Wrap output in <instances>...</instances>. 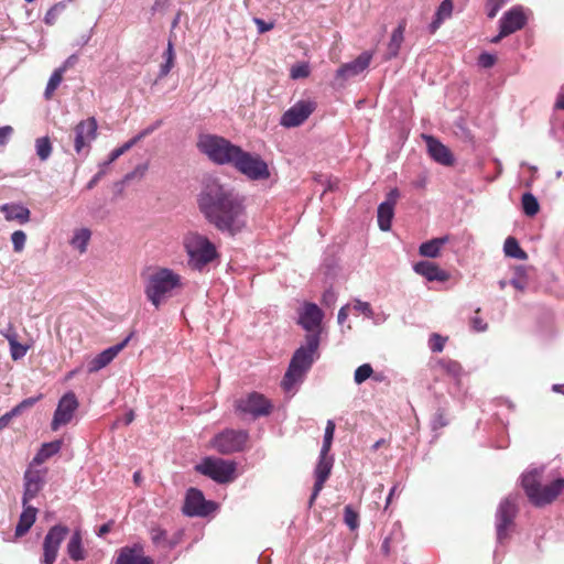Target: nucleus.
Returning <instances> with one entry per match:
<instances>
[{
	"label": "nucleus",
	"mask_w": 564,
	"mask_h": 564,
	"mask_svg": "<svg viewBox=\"0 0 564 564\" xmlns=\"http://www.w3.org/2000/svg\"><path fill=\"white\" fill-rule=\"evenodd\" d=\"M198 207L217 230L235 236L247 225L243 198L216 180L206 182L198 197Z\"/></svg>",
	"instance_id": "obj_1"
},
{
	"label": "nucleus",
	"mask_w": 564,
	"mask_h": 564,
	"mask_svg": "<svg viewBox=\"0 0 564 564\" xmlns=\"http://www.w3.org/2000/svg\"><path fill=\"white\" fill-rule=\"evenodd\" d=\"M142 276L144 295L155 308H160L183 286L182 276L169 268L158 267Z\"/></svg>",
	"instance_id": "obj_2"
},
{
	"label": "nucleus",
	"mask_w": 564,
	"mask_h": 564,
	"mask_svg": "<svg viewBox=\"0 0 564 564\" xmlns=\"http://www.w3.org/2000/svg\"><path fill=\"white\" fill-rule=\"evenodd\" d=\"M521 482L529 500L536 507L551 503L564 489V478L550 479L544 467L527 470Z\"/></svg>",
	"instance_id": "obj_3"
},
{
	"label": "nucleus",
	"mask_w": 564,
	"mask_h": 564,
	"mask_svg": "<svg viewBox=\"0 0 564 564\" xmlns=\"http://www.w3.org/2000/svg\"><path fill=\"white\" fill-rule=\"evenodd\" d=\"M319 334L311 333L305 336V344L299 347L290 361L289 368L282 380L286 392H291L300 384L306 372L318 358Z\"/></svg>",
	"instance_id": "obj_4"
},
{
	"label": "nucleus",
	"mask_w": 564,
	"mask_h": 564,
	"mask_svg": "<svg viewBox=\"0 0 564 564\" xmlns=\"http://www.w3.org/2000/svg\"><path fill=\"white\" fill-rule=\"evenodd\" d=\"M182 243L187 254V263L193 270L203 271L219 257L215 243L197 231H187Z\"/></svg>",
	"instance_id": "obj_5"
},
{
	"label": "nucleus",
	"mask_w": 564,
	"mask_h": 564,
	"mask_svg": "<svg viewBox=\"0 0 564 564\" xmlns=\"http://www.w3.org/2000/svg\"><path fill=\"white\" fill-rule=\"evenodd\" d=\"M197 147L199 151L217 164L231 165L240 147L231 143L223 137L215 134H203L199 137Z\"/></svg>",
	"instance_id": "obj_6"
},
{
	"label": "nucleus",
	"mask_w": 564,
	"mask_h": 564,
	"mask_svg": "<svg viewBox=\"0 0 564 564\" xmlns=\"http://www.w3.org/2000/svg\"><path fill=\"white\" fill-rule=\"evenodd\" d=\"M231 166L249 180L261 181L270 176L268 164L260 155L243 151L241 148L237 152Z\"/></svg>",
	"instance_id": "obj_7"
},
{
	"label": "nucleus",
	"mask_w": 564,
	"mask_h": 564,
	"mask_svg": "<svg viewBox=\"0 0 564 564\" xmlns=\"http://www.w3.org/2000/svg\"><path fill=\"white\" fill-rule=\"evenodd\" d=\"M196 470L219 484H227L235 478L236 463L207 457L196 466Z\"/></svg>",
	"instance_id": "obj_8"
},
{
	"label": "nucleus",
	"mask_w": 564,
	"mask_h": 564,
	"mask_svg": "<svg viewBox=\"0 0 564 564\" xmlns=\"http://www.w3.org/2000/svg\"><path fill=\"white\" fill-rule=\"evenodd\" d=\"M239 415H250L253 419L269 415L272 411L271 402L258 392H251L235 402Z\"/></svg>",
	"instance_id": "obj_9"
},
{
	"label": "nucleus",
	"mask_w": 564,
	"mask_h": 564,
	"mask_svg": "<svg viewBox=\"0 0 564 564\" xmlns=\"http://www.w3.org/2000/svg\"><path fill=\"white\" fill-rule=\"evenodd\" d=\"M517 511L516 497L509 496L500 502L496 513L497 540L499 543H502L508 538V532L513 525Z\"/></svg>",
	"instance_id": "obj_10"
},
{
	"label": "nucleus",
	"mask_w": 564,
	"mask_h": 564,
	"mask_svg": "<svg viewBox=\"0 0 564 564\" xmlns=\"http://www.w3.org/2000/svg\"><path fill=\"white\" fill-rule=\"evenodd\" d=\"M248 441L246 431L226 430L213 440V446L221 454H231L243 449Z\"/></svg>",
	"instance_id": "obj_11"
},
{
	"label": "nucleus",
	"mask_w": 564,
	"mask_h": 564,
	"mask_svg": "<svg viewBox=\"0 0 564 564\" xmlns=\"http://www.w3.org/2000/svg\"><path fill=\"white\" fill-rule=\"evenodd\" d=\"M68 533L67 527L57 524L52 527L43 541L42 564H54L59 546Z\"/></svg>",
	"instance_id": "obj_12"
},
{
	"label": "nucleus",
	"mask_w": 564,
	"mask_h": 564,
	"mask_svg": "<svg viewBox=\"0 0 564 564\" xmlns=\"http://www.w3.org/2000/svg\"><path fill=\"white\" fill-rule=\"evenodd\" d=\"M216 509V505L207 501L203 492L196 488H189L186 492L183 512L189 517H206Z\"/></svg>",
	"instance_id": "obj_13"
},
{
	"label": "nucleus",
	"mask_w": 564,
	"mask_h": 564,
	"mask_svg": "<svg viewBox=\"0 0 564 564\" xmlns=\"http://www.w3.org/2000/svg\"><path fill=\"white\" fill-rule=\"evenodd\" d=\"M78 408V400L74 392L65 393L58 401L51 422L52 431H57L61 426L68 424Z\"/></svg>",
	"instance_id": "obj_14"
},
{
	"label": "nucleus",
	"mask_w": 564,
	"mask_h": 564,
	"mask_svg": "<svg viewBox=\"0 0 564 564\" xmlns=\"http://www.w3.org/2000/svg\"><path fill=\"white\" fill-rule=\"evenodd\" d=\"M316 104L312 100H300L288 109L281 117L280 124L285 128L301 126L315 110Z\"/></svg>",
	"instance_id": "obj_15"
},
{
	"label": "nucleus",
	"mask_w": 564,
	"mask_h": 564,
	"mask_svg": "<svg viewBox=\"0 0 564 564\" xmlns=\"http://www.w3.org/2000/svg\"><path fill=\"white\" fill-rule=\"evenodd\" d=\"M97 137V122L95 118H88L87 120L80 121L75 127V151L80 154L82 151L89 147L90 143Z\"/></svg>",
	"instance_id": "obj_16"
},
{
	"label": "nucleus",
	"mask_w": 564,
	"mask_h": 564,
	"mask_svg": "<svg viewBox=\"0 0 564 564\" xmlns=\"http://www.w3.org/2000/svg\"><path fill=\"white\" fill-rule=\"evenodd\" d=\"M527 23V15L521 6H516L503 13L499 20V26L505 29L503 34H512L521 30Z\"/></svg>",
	"instance_id": "obj_17"
},
{
	"label": "nucleus",
	"mask_w": 564,
	"mask_h": 564,
	"mask_svg": "<svg viewBox=\"0 0 564 564\" xmlns=\"http://www.w3.org/2000/svg\"><path fill=\"white\" fill-rule=\"evenodd\" d=\"M323 312L322 310L314 303H306L300 313V325L307 332L311 333H318L319 334V326L323 319Z\"/></svg>",
	"instance_id": "obj_18"
},
{
	"label": "nucleus",
	"mask_w": 564,
	"mask_h": 564,
	"mask_svg": "<svg viewBox=\"0 0 564 564\" xmlns=\"http://www.w3.org/2000/svg\"><path fill=\"white\" fill-rule=\"evenodd\" d=\"M129 339L130 337H127L123 341L105 349L96 357H94L87 365L88 372L94 373L108 366L115 359V357L126 347Z\"/></svg>",
	"instance_id": "obj_19"
},
{
	"label": "nucleus",
	"mask_w": 564,
	"mask_h": 564,
	"mask_svg": "<svg viewBox=\"0 0 564 564\" xmlns=\"http://www.w3.org/2000/svg\"><path fill=\"white\" fill-rule=\"evenodd\" d=\"M333 457L319 456L318 463L315 468V484L313 492L310 498V506H312L324 487L325 481L329 477L333 467Z\"/></svg>",
	"instance_id": "obj_20"
},
{
	"label": "nucleus",
	"mask_w": 564,
	"mask_h": 564,
	"mask_svg": "<svg viewBox=\"0 0 564 564\" xmlns=\"http://www.w3.org/2000/svg\"><path fill=\"white\" fill-rule=\"evenodd\" d=\"M116 564H153V560L144 556L141 544H134L120 549Z\"/></svg>",
	"instance_id": "obj_21"
},
{
	"label": "nucleus",
	"mask_w": 564,
	"mask_h": 564,
	"mask_svg": "<svg viewBox=\"0 0 564 564\" xmlns=\"http://www.w3.org/2000/svg\"><path fill=\"white\" fill-rule=\"evenodd\" d=\"M425 141L429 154L435 162L445 166H449L454 163V158L449 149L441 143L437 139L429 135L425 137Z\"/></svg>",
	"instance_id": "obj_22"
},
{
	"label": "nucleus",
	"mask_w": 564,
	"mask_h": 564,
	"mask_svg": "<svg viewBox=\"0 0 564 564\" xmlns=\"http://www.w3.org/2000/svg\"><path fill=\"white\" fill-rule=\"evenodd\" d=\"M371 57L372 55L369 52L361 53L352 62L340 66L337 70V77L347 79L362 73L369 66Z\"/></svg>",
	"instance_id": "obj_23"
},
{
	"label": "nucleus",
	"mask_w": 564,
	"mask_h": 564,
	"mask_svg": "<svg viewBox=\"0 0 564 564\" xmlns=\"http://www.w3.org/2000/svg\"><path fill=\"white\" fill-rule=\"evenodd\" d=\"M43 487V478L39 470L28 469L24 474V492L22 497V505L25 506L36 497Z\"/></svg>",
	"instance_id": "obj_24"
},
{
	"label": "nucleus",
	"mask_w": 564,
	"mask_h": 564,
	"mask_svg": "<svg viewBox=\"0 0 564 564\" xmlns=\"http://www.w3.org/2000/svg\"><path fill=\"white\" fill-rule=\"evenodd\" d=\"M413 269L415 273L424 276L427 281L445 282L449 278L446 271L427 260L415 263Z\"/></svg>",
	"instance_id": "obj_25"
},
{
	"label": "nucleus",
	"mask_w": 564,
	"mask_h": 564,
	"mask_svg": "<svg viewBox=\"0 0 564 564\" xmlns=\"http://www.w3.org/2000/svg\"><path fill=\"white\" fill-rule=\"evenodd\" d=\"M8 221H18L25 224L30 220V209L20 204H3L0 207Z\"/></svg>",
	"instance_id": "obj_26"
},
{
	"label": "nucleus",
	"mask_w": 564,
	"mask_h": 564,
	"mask_svg": "<svg viewBox=\"0 0 564 564\" xmlns=\"http://www.w3.org/2000/svg\"><path fill=\"white\" fill-rule=\"evenodd\" d=\"M37 509L29 506H23V511L20 514L19 522L15 527V536L21 538L29 532L31 527L36 520Z\"/></svg>",
	"instance_id": "obj_27"
},
{
	"label": "nucleus",
	"mask_w": 564,
	"mask_h": 564,
	"mask_svg": "<svg viewBox=\"0 0 564 564\" xmlns=\"http://www.w3.org/2000/svg\"><path fill=\"white\" fill-rule=\"evenodd\" d=\"M406 28L405 20L400 21L397 29L392 32L388 43L386 59H391L398 56L401 45L404 40V32Z\"/></svg>",
	"instance_id": "obj_28"
},
{
	"label": "nucleus",
	"mask_w": 564,
	"mask_h": 564,
	"mask_svg": "<svg viewBox=\"0 0 564 564\" xmlns=\"http://www.w3.org/2000/svg\"><path fill=\"white\" fill-rule=\"evenodd\" d=\"M63 442L59 440L44 443L36 455L33 457L31 465L39 466L46 462L48 458L57 454L62 448Z\"/></svg>",
	"instance_id": "obj_29"
},
{
	"label": "nucleus",
	"mask_w": 564,
	"mask_h": 564,
	"mask_svg": "<svg viewBox=\"0 0 564 564\" xmlns=\"http://www.w3.org/2000/svg\"><path fill=\"white\" fill-rule=\"evenodd\" d=\"M449 241L448 236L431 239L423 242L419 248V253L425 258H437L442 247Z\"/></svg>",
	"instance_id": "obj_30"
},
{
	"label": "nucleus",
	"mask_w": 564,
	"mask_h": 564,
	"mask_svg": "<svg viewBox=\"0 0 564 564\" xmlns=\"http://www.w3.org/2000/svg\"><path fill=\"white\" fill-rule=\"evenodd\" d=\"M453 12V1L452 0H443L438 6L437 11L435 12L434 19L430 24L431 33H434L441 24L452 15Z\"/></svg>",
	"instance_id": "obj_31"
},
{
	"label": "nucleus",
	"mask_w": 564,
	"mask_h": 564,
	"mask_svg": "<svg viewBox=\"0 0 564 564\" xmlns=\"http://www.w3.org/2000/svg\"><path fill=\"white\" fill-rule=\"evenodd\" d=\"M90 238L91 231L88 228H78L74 230L69 243L75 250L79 251V253H84L87 250Z\"/></svg>",
	"instance_id": "obj_32"
},
{
	"label": "nucleus",
	"mask_w": 564,
	"mask_h": 564,
	"mask_svg": "<svg viewBox=\"0 0 564 564\" xmlns=\"http://www.w3.org/2000/svg\"><path fill=\"white\" fill-rule=\"evenodd\" d=\"M393 216L394 207H391L390 204H380L378 206L377 218L380 230L389 231L391 229Z\"/></svg>",
	"instance_id": "obj_33"
},
{
	"label": "nucleus",
	"mask_w": 564,
	"mask_h": 564,
	"mask_svg": "<svg viewBox=\"0 0 564 564\" xmlns=\"http://www.w3.org/2000/svg\"><path fill=\"white\" fill-rule=\"evenodd\" d=\"M151 541L158 547L173 549L177 544L176 539H169L165 530L155 527L150 531Z\"/></svg>",
	"instance_id": "obj_34"
},
{
	"label": "nucleus",
	"mask_w": 564,
	"mask_h": 564,
	"mask_svg": "<svg viewBox=\"0 0 564 564\" xmlns=\"http://www.w3.org/2000/svg\"><path fill=\"white\" fill-rule=\"evenodd\" d=\"M67 553L73 561H80L85 558L80 531L77 530L73 533L67 543Z\"/></svg>",
	"instance_id": "obj_35"
},
{
	"label": "nucleus",
	"mask_w": 564,
	"mask_h": 564,
	"mask_svg": "<svg viewBox=\"0 0 564 564\" xmlns=\"http://www.w3.org/2000/svg\"><path fill=\"white\" fill-rule=\"evenodd\" d=\"M505 253L508 257L519 259V260H525L527 253L520 248L519 242L513 237H508L503 245Z\"/></svg>",
	"instance_id": "obj_36"
},
{
	"label": "nucleus",
	"mask_w": 564,
	"mask_h": 564,
	"mask_svg": "<svg viewBox=\"0 0 564 564\" xmlns=\"http://www.w3.org/2000/svg\"><path fill=\"white\" fill-rule=\"evenodd\" d=\"M522 208L527 216L532 217L539 213L540 205L536 197L531 193H524L522 195Z\"/></svg>",
	"instance_id": "obj_37"
},
{
	"label": "nucleus",
	"mask_w": 564,
	"mask_h": 564,
	"mask_svg": "<svg viewBox=\"0 0 564 564\" xmlns=\"http://www.w3.org/2000/svg\"><path fill=\"white\" fill-rule=\"evenodd\" d=\"M64 75V68H56L51 75L48 83L46 85L44 97L45 99H51L56 88L62 83Z\"/></svg>",
	"instance_id": "obj_38"
},
{
	"label": "nucleus",
	"mask_w": 564,
	"mask_h": 564,
	"mask_svg": "<svg viewBox=\"0 0 564 564\" xmlns=\"http://www.w3.org/2000/svg\"><path fill=\"white\" fill-rule=\"evenodd\" d=\"M52 143L47 137L37 138L35 140L36 155L41 161H46L52 154Z\"/></svg>",
	"instance_id": "obj_39"
},
{
	"label": "nucleus",
	"mask_w": 564,
	"mask_h": 564,
	"mask_svg": "<svg viewBox=\"0 0 564 564\" xmlns=\"http://www.w3.org/2000/svg\"><path fill=\"white\" fill-rule=\"evenodd\" d=\"M344 522L351 531L359 528V513L350 505L344 508Z\"/></svg>",
	"instance_id": "obj_40"
},
{
	"label": "nucleus",
	"mask_w": 564,
	"mask_h": 564,
	"mask_svg": "<svg viewBox=\"0 0 564 564\" xmlns=\"http://www.w3.org/2000/svg\"><path fill=\"white\" fill-rule=\"evenodd\" d=\"M437 365L443 371H445L446 373L454 378H457L462 372L460 365L452 359H440L437 361Z\"/></svg>",
	"instance_id": "obj_41"
},
{
	"label": "nucleus",
	"mask_w": 564,
	"mask_h": 564,
	"mask_svg": "<svg viewBox=\"0 0 564 564\" xmlns=\"http://www.w3.org/2000/svg\"><path fill=\"white\" fill-rule=\"evenodd\" d=\"M373 373V369L370 364H364L359 366L354 373V380L357 384H361L369 379Z\"/></svg>",
	"instance_id": "obj_42"
},
{
	"label": "nucleus",
	"mask_w": 564,
	"mask_h": 564,
	"mask_svg": "<svg viewBox=\"0 0 564 564\" xmlns=\"http://www.w3.org/2000/svg\"><path fill=\"white\" fill-rule=\"evenodd\" d=\"M66 3L64 1L55 3L45 14L44 21L46 24H53L57 17L65 10Z\"/></svg>",
	"instance_id": "obj_43"
},
{
	"label": "nucleus",
	"mask_w": 564,
	"mask_h": 564,
	"mask_svg": "<svg viewBox=\"0 0 564 564\" xmlns=\"http://www.w3.org/2000/svg\"><path fill=\"white\" fill-rule=\"evenodd\" d=\"M11 241L15 252H21L24 249L26 235L22 230H17L11 235Z\"/></svg>",
	"instance_id": "obj_44"
},
{
	"label": "nucleus",
	"mask_w": 564,
	"mask_h": 564,
	"mask_svg": "<svg viewBox=\"0 0 564 564\" xmlns=\"http://www.w3.org/2000/svg\"><path fill=\"white\" fill-rule=\"evenodd\" d=\"M10 352L13 360H19L26 355L28 346L20 344L18 340H11Z\"/></svg>",
	"instance_id": "obj_45"
},
{
	"label": "nucleus",
	"mask_w": 564,
	"mask_h": 564,
	"mask_svg": "<svg viewBox=\"0 0 564 564\" xmlns=\"http://www.w3.org/2000/svg\"><path fill=\"white\" fill-rule=\"evenodd\" d=\"M446 339L438 334H432L429 340V347L433 352H441L444 349Z\"/></svg>",
	"instance_id": "obj_46"
},
{
	"label": "nucleus",
	"mask_w": 564,
	"mask_h": 564,
	"mask_svg": "<svg viewBox=\"0 0 564 564\" xmlns=\"http://www.w3.org/2000/svg\"><path fill=\"white\" fill-rule=\"evenodd\" d=\"M37 400L39 398L24 399L23 401H21L19 404L11 409V414H15L17 416H19L20 414H22L23 411L32 408L37 402Z\"/></svg>",
	"instance_id": "obj_47"
},
{
	"label": "nucleus",
	"mask_w": 564,
	"mask_h": 564,
	"mask_svg": "<svg viewBox=\"0 0 564 564\" xmlns=\"http://www.w3.org/2000/svg\"><path fill=\"white\" fill-rule=\"evenodd\" d=\"M354 310L357 311V312H360L361 314H364L366 317H372V307L371 305L368 303V302H364L359 299H355L354 300Z\"/></svg>",
	"instance_id": "obj_48"
},
{
	"label": "nucleus",
	"mask_w": 564,
	"mask_h": 564,
	"mask_svg": "<svg viewBox=\"0 0 564 564\" xmlns=\"http://www.w3.org/2000/svg\"><path fill=\"white\" fill-rule=\"evenodd\" d=\"M505 3H506V0H487L488 18L494 19Z\"/></svg>",
	"instance_id": "obj_49"
},
{
	"label": "nucleus",
	"mask_w": 564,
	"mask_h": 564,
	"mask_svg": "<svg viewBox=\"0 0 564 564\" xmlns=\"http://www.w3.org/2000/svg\"><path fill=\"white\" fill-rule=\"evenodd\" d=\"M523 273H524V270L519 268L517 270V276L511 279L510 282H509L514 289H517L519 291H523L527 288V281L522 276Z\"/></svg>",
	"instance_id": "obj_50"
},
{
	"label": "nucleus",
	"mask_w": 564,
	"mask_h": 564,
	"mask_svg": "<svg viewBox=\"0 0 564 564\" xmlns=\"http://www.w3.org/2000/svg\"><path fill=\"white\" fill-rule=\"evenodd\" d=\"M310 74L308 66L306 64H299L291 68V77L294 79L305 78Z\"/></svg>",
	"instance_id": "obj_51"
},
{
	"label": "nucleus",
	"mask_w": 564,
	"mask_h": 564,
	"mask_svg": "<svg viewBox=\"0 0 564 564\" xmlns=\"http://www.w3.org/2000/svg\"><path fill=\"white\" fill-rule=\"evenodd\" d=\"M496 56L490 53H481L478 58V64L484 68H490L496 63Z\"/></svg>",
	"instance_id": "obj_52"
},
{
	"label": "nucleus",
	"mask_w": 564,
	"mask_h": 564,
	"mask_svg": "<svg viewBox=\"0 0 564 564\" xmlns=\"http://www.w3.org/2000/svg\"><path fill=\"white\" fill-rule=\"evenodd\" d=\"M336 300H337V295L335 293L334 290L332 289H328L326 290L324 293H323V296H322V303L327 306V307H332L335 305L336 303Z\"/></svg>",
	"instance_id": "obj_53"
},
{
	"label": "nucleus",
	"mask_w": 564,
	"mask_h": 564,
	"mask_svg": "<svg viewBox=\"0 0 564 564\" xmlns=\"http://www.w3.org/2000/svg\"><path fill=\"white\" fill-rule=\"evenodd\" d=\"M148 170V164H139L135 166V169L128 173L126 176H124V180L126 181H131L135 177H143V175L145 174Z\"/></svg>",
	"instance_id": "obj_54"
},
{
	"label": "nucleus",
	"mask_w": 564,
	"mask_h": 564,
	"mask_svg": "<svg viewBox=\"0 0 564 564\" xmlns=\"http://www.w3.org/2000/svg\"><path fill=\"white\" fill-rule=\"evenodd\" d=\"M12 133L13 129L11 126L0 127V145L7 144Z\"/></svg>",
	"instance_id": "obj_55"
},
{
	"label": "nucleus",
	"mask_w": 564,
	"mask_h": 564,
	"mask_svg": "<svg viewBox=\"0 0 564 564\" xmlns=\"http://www.w3.org/2000/svg\"><path fill=\"white\" fill-rule=\"evenodd\" d=\"M447 425V420L445 419L442 412H438L434 415L432 420L433 430H437Z\"/></svg>",
	"instance_id": "obj_56"
},
{
	"label": "nucleus",
	"mask_w": 564,
	"mask_h": 564,
	"mask_svg": "<svg viewBox=\"0 0 564 564\" xmlns=\"http://www.w3.org/2000/svg\"><path fill=\"white\" fill-rule=\"evenodd\" d=\"M400 197V193L397 188H392L388 194L384 202L381 204H390L391 207H395L397 200Z\"/></svg>",
	"instance_id": "obj_57"
},
{
	"label": "nucleus",
	"mask_w": 564,
	"mask_h": 564,
	"mask_svg": "<svg viewBox=\"0 0 564 564\" xmlns=\"http://www.w3.org/2000/svg\"><path fill=\"white\" fill-rule=\"evenodd\" d=\"M0 334L9 341V345L11 344V340H18V334L12 326H8L6 329L1 330Z\"/></svg>",
	"instance_id": "obj_58"
},
{
	"label": "nucleus",
	"mask_w": 564,
	"mask_h": 564,
	"mask_svg": "<svg viewBox=\"0 0 564 564\" xmlns=\"http://www.w3.org/2000/svg\"><path fill=\"white\" fill-rule=\"evenodd\" d=\"M335 433V423L332 420H328L325 427L324 440L327 442H333Z\"/></svg>",
	"instance_id": "obj_59"
},
{
	"label": "nucleus",
	"mask_w": 564,
	"mask_h": 564,
	"mask_svg": "<svg viewBox=\"0 0 564 564\" xmlns=\"http://www.w3.org/2000/svg\"><path fill=\"white\" fill-rule=\"evenodd\" d=\"M160 126H161V121H156L152 126H150V127L143 129L142 131H140L137 134V139H139V141H141L142 139H144L145 137L151 134L153 131H155Z\"/></svg>",
	"instance_id": "obj_60"
},
{
	"label": "nucleus",
	"mask_w": 564,
	"mask_h": 564,
	"mask_svg": "<svg viewBox=\"0 0 564 564\" xmlns=\"http://www.w3.org/2000/svg\"><path fill=\"white\" fill-rule=\"evenodd\" d=\"M105 174H106V171L102 167H100L98 173H96L93 176V178L87 183L86 188L93 189Z\"/></svg>",
	"instance_id": "obj_61"
},
{
	"label": "nucleus",
	"mask_w": 564,
	"mask_h": 564,
	"mask_svg": "<svg viewBox=\"0 0 564 564\" xmlns=\"http://www.w3.org/2000/svg\"><path fill=\"white\" fill-rule=\"evenodd\" d=\"M253 21L258 28L259 33H264L273 28V23H268L259 18H254Z\"/></svg>",
	"instance_id": "obj_62"
},
{
	"label": "nucleus",
	"mask_w": 564,
	"mask_h": 564,
	"mask_svg": "<svg viewBox=\"0 0 564 564\" xmlns=\"http://www.w3.org/2000/svg\"><path fill=\"white\" fill-rule=\"evenodd\" d=\"M471 325L473 328L477 332H485L487 329V323L477 316L471 319Z\"/></svg>",
	"instance_id": "obj_63"
},
{
	"label": "nucleus",
	"mask_w": 564,
	"mask_h": 564,
	"mask_svg": "<svg viewBox=\"0 0 564 564\" xmlns=\"http://www.w3.org/2000/svg\"><path fill=\"white\" fill-rule=\"evenodd\" d=\"M15 416V414H11V410L0 416V431L6 429L10 424L11 420Z\"/></svg>",
	"instance_id": "obj_64"
}]
</instances>
